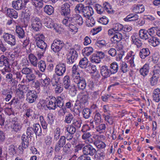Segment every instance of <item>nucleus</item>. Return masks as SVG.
Listing matches in <instances>:
<instances>
[{
	"label": "nucleus",
	"instance_id": "1",
	"mask_svg": "<svg viewBox=\"0 0 160 160\" xmlns=\"http://www.w3.org/2000/svg\"><path fill=\"white\" fill-rule=\"evenodd\" d=\"M65 98V96L62 95L56 98L52 97L47 105V108L50 110H55L58 107L61 108L64 105L63 100Z\"/></svg>",
	"mask_w": 160,
	"mask_h": 160
},
{
	"label": "nucleus",
	"instance_id": "2",
	"mask_svg": "<svg viewBox=\"0 0 160 160\" xmlns=\"http://www.w3.org/2000/svg\"><path fill=\"white\" fill-rule=\"evenodd\" d=\"M11 131L13 133L19 132L22 128V124L20 119L15 117L12 118L11 121Z\"/></svg>",
	"mask_w": 160,
	"mask_h": 160
},
{
	"label": "nucleus",
	"instance_id": "3",
	"mask_svg": "<svg viewBox=\"0 0 160 160\" xmlns=\"http://www.w3.org/2000/svg\"><path fill=\"white\" fill-rule=\"evenodd\" d=\"M64 46V43L62 41L57 38L54 40L52 44L51 48L54 52H59Z\"/></svg>",
	"mask_w": 160,
	"mask_h": 160
},
{
	"label": "nucleus",
	"instance_id": "4",
	"mask_svg": "<svg viewBox=\"0 0 160 160\" xmlns=\"http://www.w3.org/2000/svg\"><path fill=\"white\" fill-rule=\"evenodd\" d=\"M32 28L34 32L40 30L42 26V24L39 18L33 17L31 19Z\"/></svg>",
	"mask_w": 160,
	"mask_h": 160
},
{
	"label": "nucleus",
	"instance_id": "5",
	"mask_svg": "<svg viewBox=\"0 0 160 160\" xmlns=\"http://www.w3.org/2000/svg\"><path fill=\"white\" fill-rule=\"evenodd\" d=\"M26 97V101L29 103H32L36 101L38 98V94L36 91L28 89Z\"/></svg>",
	"mask_w": 160,
	"mask_h": 160
},
{
	"label": "nucleus",
	"instance_id": "6",
	"mask_svg": "<svg viewBox=\"0 0 160 160\" xmlns=\"http://www.w3.org/2000/svg\"><path fill=\"white\" fill-rule=\"evenodd\" d=\"M129 38L128 34L127 33H123L121 34L119 32H116L111 38V41L114 43H117L122 39H127Z\"/></svg>",
	"mask_w": 160,
	"mask_h": 160
},
{
	"label": "nucleus",
	"instance_id": "7",
	"mask_svg": "<svg viewBox=\"0 0 160 160\" xmlns=\"http://www.w3.org/2000/svg\"><path fill=\"white\" fill-rule=\"evenodd\" d=\"M78 56V54L76 51L73 48L71 49L67 56V63L68 64H72L75 62Z\"/></svg>",
	"mask_w": 160,
	"mask_h": 160
},
{
	"label": "nucleus",
	"instance_id": "8",
	"mask_svg": "<svg viewBox=\"0 0 160 160\" xmlns=\"http://www.w3.org/2000/svg\"><path fill=\"white\" fill-rule=\"evenodd\" d=\"M69 20L65 21V22H71L77 26L82 25L83 23L82 17L79 15L77 14L73 17L68 18Z\"/></svg>",
	"mask_w": 160,
	"mask_h": 160
},
{
	"label": "nucleus",
	"instance_id": "9",
	"mask_svg": "<svg viewBox=\"0 0 160 160\" xmlns=\"http://www.w3.org/2000/svg\"><path fill=\"white\" fill-rule=\"evenodd\" d=\"M5 41L11 46H14L16 44L15 36L8 33H4L3 36Z\"/></svg>",
	"mask_w": 160,
	"mask_h": 160
},
{
	"label": "nucleus",
	"instance_id": "10",
	"mask_svg": "<svg viewBox=\"0 0 160 160\" xmlns=\"http://www.w3.org/2000/svg\"><path fill=\"white\" fill-rule=\"evenodd\" d=\"M70 5L66 3L62 5L61 8L60 13L62 15L65 17L64 19H67V17L70 18Z\"/></svg>",
	"mask_w": 160,
	"mask_h": 160
},
{
	"label": "nucleus",
	"instance_id": "11",
	"mask_svg": "<svg viewBox=\"0 0 160 160\" xmlns=\"http://www.w3.org/2000/svg\"><path fill=\"white\" fill-rule=\"evenodd\" d=\"M18 88L16 90V94L20 99L24 98V92H27L29 88L28 87L25 85L19 84L18 86Z\"/></svg>",
	"mask_w": 160,
	"mask_h": 160
},
{
	"label": "nucleus",
	"instance_id": "12",
	"mask_svg": "<svg viewBox=\"0 0 160 160\" xmlns=\"http://www.w3.org/2000/svg\"><path fill=\"white\" fill-rule=\"evenodd\" d=\"M55 146V151L56 152H60L62 148L66 144V140L64 136H61Z\"/></svg>",
	"mask_w": 160,
	"mask_h": 160
},
{
	"label": "nucleus",
	"instance_id": "13",
	"mask_svg": "<svg viewBox=\"0 0 160 160\" xmlns=\"http://www.w3.org/2000/svg\"><path fill=\"white\" fill-rule=\"evenodd\" d=\"M66 71V65L63 63H60L56 65L55 69V73L59 76H62Z\"/></svg>",
	"mask_w": 160,
	"mask_h": 160
},
{
	"label": "nucleus",
	"instance_id": "14",
	"mask_svg": "<svg viewBox=\"0 0 160 160\" xmlns=\"http://www.w3.org/2000/svg\"><path fill=\"white\" fill-rule=\"evenodd\" d=\"M97 151L91 145L88 144L85 146L83 149V153L84 155L93 156Z\"/></svg>",
	"mask_w": 160,
	"mask_h": 160
},
{
	"label": "nucleus",
	"instance_id": "15",
	"mask_svg": "<svg viewBox=\"0 0 160 160\" xmlns=\"http://www.w3.org/2000/svg\"><path fill=\"white\" fill-rule=\"evenodd\" d=\"M0 67H4L3 68L5 71L9 68V59L7 56L2 55L0 57Z\"/></svg>",
	"mask_w": 160,
	"mask_h": 160
},
{
	"label": "nucleus",
	"instance_id": "16",
	"mask_svg": "<svg viewBox=\"0 0 160 160\" xmlns=\"http://www.w3.org/2000/svg\"><path fill=\"white\" fill-rule=\"evenodd\" d=\"M101 121V115L98 112L96 113L94 115L93 120H90V126L93 128L95 125H98L100 124Z\"/></svg>",
	"mask_w": 160,
	"mask_h": 160
},
{
	"label": "nucleus",
	"instance_id": "17",
	"mask_svg": "<svg viewBox=\"0 0 160 160\" xmlns=\"http://www.w3.org/2000/svg\"><path fill=\"white\" fill-rule=\"evenodd\" d=\"M12 5V7L17 10L22 9L26 5L23 3L22 0H17L16 1H13Z\"/></svg>",
	"mask_w": 160,
	"mask_h": 160
},
{
	"label": "nucleus",
	"instance_id": "18",
	"mask_svg": "<svg viewBox=\"0 0 160 160\" xmlns=\"http://www.w3.org/2000/svg\"><path fill=\"white\" fill-rule=\"evenodd\" d=\"M123 26L119 23H115L112 24V28L111 29V38L117 32L119 31L122 30Z\"/></svg>",
	"mask_w": 160,
	"mask_h": 160
},
{
	"label": "nucleus",
	"instance_id": "19",
	"mask_svg": "<svg viewBox=\"0 0 160 160\" xmlns=\"http://www.w3.org/2000/svg\"><path fill=\"white\" fill-rule=\"evenodd\" d=\"M83 13L85 17L89 19L93 14L94 12L93 9L91 7L88 6L84 8Z\"/></svg>",
	"mask_w": 160,
	"mask_h": 160
},
{
	"label": "nucleus",
	"instance_id": "20",
	"mask_svg": "<svg viewBox=\"0 0 160 160\" xmlns=\"http://www.w3.org/2000/svg\"><path fill=\"white\" fill-rule=\"evenodd\" d=\"M77 86L78 89L80 90H84L86 86V82L85 78L84 77L79 76V81L77 82Z\"/></svg>",
	"mask_w": 160,
	"mask_h": 160
},
{
	"label": "nucleus",
	"instance_id": "21",
	"mask_svg": "<svg viewBox=\"0 0 160 160\" xmlns=\"http://www.w3.org/2000/svg\"><path fill=\"white\" fill-rule=\"evenodd\" d=\"M67 19H64L62 21L63 24L65 25L66 26L68 27L69 28V30L72 32L74 31L75 30H77V28L76 26V25L71 23V22H65V21L69 20V18L67 17Z\"/></svg>",
	"mask_w": 160,
	"mask_h": 160
},
{
	"label": "nucleus",
	"instance_id": "22",
	"mask_svg": "<svg viewBox=\"0 0 160 160\" xmlns=\"http://www.w3.org/2000/svg\"><path fill=\"white\" fill-rule=\"evenodd\" d=\"M63 85L64 88L67 89L69 88L72 85L70 78V77L68 75H66L64 77L63 79Z\"/></svg>",
	"mask_w": 160,
	"mask_h": 160
},
{
	"label": "nucleus",
	"instance_id": "23",
	"mask_svg": "<svg viewBox=\"0 0 160 160\" xmlns=\"http://www.w3.org/2000/svg\"><path fill=\"white\" fill-rule=\"evenodd\" d=\"M32 128L36 136H37L39 137L41 136L42 134V129L39 124H34Z\"/></svg>",
	"mask_w": 160,
	"mask_h": 160
},
{
	"label": "nucleus",
	"instance_id": "24",
	"mask_svg": "<svg viewBox=\"0 0 160 160\" xmlns=\"http://www.w3.org/2000/svg\"><path fill=\"white\" fill-rule=\"evenodd\" d=\"M16 35L19 39H22L24 38L25 34L23 29L19 26H17L16 29Z\"/></svg>",
	"mask_w": 160,
	"mask_h": 160
},
{
	"label": "nucleus",
	"instance_id": "25",
	"mask_svg": "<svg viewBox=\"0 0 160 160\" xmlns=\"http://www.w3.org/2000/svg\"><path fill=\"white\" fill-rule=\"evenodd\" d=\"M149 64H145L139 70L140 74L144 77L146 76L149 72Z\"/></svg>",
	"mask_w": 160,
	"mask_h": 160
},
{
	"label": "nucleus",
	"instance_id": "26",
	"mask_svg": "<svg viewBox=\"0 0 160 160\" xmlns=\"http://www.w3.org/2000/svg\"><path fill=\"white\" fill-rule=\"evenodd\" d=\"M110 70L108 68L107 66H103L102 67L101 70V73L104 78H107L110 76Z\"/></svg>",
	"mask_w": 160,
	"mask_h": 160
},
{
	"label": "nucleus",
	"instance_id": "27",
	"mask_svg": "<svg viewBox=\"0 0 160 160\" xmlns=\"http://www.w3.org/2000/svg\"><path fill=\"white\" fill-rule=\"evenodd\" d=\"M29 137L23 134L22 137V147L24 148H27L29 145Z\"/></svg>",
	"mask_w": 160,
	"mask_h": 160
},
{
	"label": "nucleus",
	"instance_id": "28",
	"mask_svg": "<svg viewBox=\"0 0 160 160\" xmlns=\"http://www.w3.org/2000/svg\"><path fill=\"white\" fill-rule=\"evenodd\" d=\"M72 145L69 142H67L63 148V155H66L70 154L71 152V148Z\"/></svg>",
	"mask_w": 160,
	"mask_h": 160
},
{
	"label": "nucleus",
	"instance_id": "29",
	"mask_svg": "<svg viewBox=\"0 0 160 160\" xmlns=\"http://www.w3.org/2000/svg\"><path fill=\"white\" fill-rule=\"evenodd\" d=\"M150 54L149 49L148 48H143L139 52V56L142 59H144Z\"/></svg>",
	"mask_w": 160,
	"mask_h": 160
},
{
	"label": "nucleus",
	"instance_id": "30",
	"mask_svg": "<svg viewBox=\"0 0 160 160\" xmlns=\"http://www.w3.org/2000/svg\"><path fill=\"white\" fill-rule=\"evenodd\" d=\"M139 36L141 39L146 40L148 39L150 37L148 36V33L147 30L141 29H140L139 32Z\"/></svg>",
	"mask_w": 160,
	"mask_h": 160
},
{
	"label": "nucleus",
	"instance_id": "31",
	"mask_svg": "<svg viewBox=\"0 0 160 160\" xmlns=\"http://www.w3.org/2000/svg\"><path fill=\"white\" fill-rule=\"evenodd\" d=\"M138 16L135 13H130L128 15L124 20L126 21H132L138 20Z\"/></svg>",
	"mask_w": 160,
	"mask_h": 160
},
{
	"label": "nucleus",
	"instance_id": "32",
	"mask_svg": "<svg viewBox=\"0 0 160 160\" xmlns=\"http://www.w3.org/2000/svg\"><path fill=\"white\" fill-rule=\"evenodd\" d=\"M133 10L135 13H141L143 12L145 10L144 6L142 5H134Z\"/></svg>",
	"mask_w": 160,
	"mask_h": 160
},
{
	"label": "nucleus",
	"instance_id": "33",
	"mask_svg": "<svg viewBox=\"0 0 160 160\" xmlns=\"http://www.w3.org/2000/svg\"><path fill=\"white\" fill-rule=\"evenodd\" d=\"M7 14L11 18H17L18 16L17 12L13 9H8L7 10Z\"/></svg>",
	"mask_w": 160,
	"mask_h": 160
},
{
	"label": "nucleus",
	"instance_id": "34",
	"mask_svg": "<svg viewBox=\"0 0 160 160\" xmlns=\"http://www.w3.org/2000/svg\"><path fill=\"white\" fill-rule=\"evenodd\" d=\"M153 100L156 102H158L160 101V90L157 88L154 90L153 95Z\"/></svg>",
	"mask_w": 160,
	"mask_h": 160
},
{
	"label": "nucleus",
	"instance_id": "35",
	"mask_svg": "<svg viewBox=\"0 0 160 160\" xmlns=\"http://www.w3.org/2000/svg\"><path fill=\"white\" fill-rule=\"evenodd\" d=\"M148 40L149 43H151V45L153 47L156 46L160 43L159 39L154 36L150 37Z\"/></svg>",
	"mask_w": 160,
	"mask_h": 160
},
{
	"label": "nucleus",
	"instance_id": "36",
	"mask_svg": "<svg viewBox=\"0 0 160 160\" xmlns=\"http://www.w3.org/2000/svg\"><path fill=\"white\" fill-rule=\"evenodd\" d=\"M131 38L133 43L138 48L140 47L142 45L141 41L138 38V36L133 35L132 36Z\"/></svg>",
	"mask_w": 160,
	"mask_h": 160
},
{
	"label": "nucleus",
	"instance_id": "37",
	"mask_svg": "<svg viewBox=\"0 0 160 160\" xmlns=\"http://www.w3.org/2000/svg\"><path fill=\"white\" fill-rule=\"evenodd\" d=\"M28 58L32 64L35 67L37 66L38 59L33 54L31 53L29 55Z\"/></svg>",
	"mask_w": 160,
	"mask_h": 160
},
{
	"label": "nucleus",
	"instance_id": "38",
	"mask_svg": "<svg viewBox=\"0 0 160 160\" xmlns=\"http://www.w3.org/2000/svg\"><path fill=\"white\" fill-rule=\"evenodd\" d=\"M92 110L88 108H85L82 111V114L83 117L85 119L88 118L92 113Z\"/></svg>",
	"mask_w": 160,
	"mask_h": 160
},
{
	"label": "nucleus",
	"instance_id": "39",
	"mask_svg": "<svg viewBox=\"0 0 160 160\" xmlns=\"http://www.w3.org/2000/svg\"><path fill=\"white\" fill-rule=\"evenodd\" d=\"M52 86L54 87L55 92L56 93H60L63 90V87L61 83L52 85Z\"/></svg>",
	"mask_w": 160,
	"mask_h": 160
},
{
	"label": "nucleus",
	"instance_id": "40",
	"mask_svg": "<svg viewBox=\"0 0 160 160\" xmlns=\"http://www.w3.org/2000/svg\"><path fill=\"white\" fill-rule=\"evenodd\" d=\"M32 4L36 8H42L43 6L42 0H30Z\"/></svg>",
	"mask_w": 160,
	"mask_h": 160
},
{
	"label": "nucleus",
	"instance_id": "41",
	"mask_svg": "<svg viewBox=\"0 0 160 160\" xmlns=\"http://www.w3.org/2000/svg\"><path fill=\"white\" fill-rule=\"evenodd\" d=\"M36 76L35 74L32 73L26 76V81L28 82H32L33 83L35 80Z\"/></svg>",
	"mask_w": 160,
	"mask_h": 160
},
{
	"label": "nucleus",
	"instance_id": "42",
	"mask_svg": "<svg viewBox=\"0 0 160 160\" xmlns=\"http://www.w3.org/2000/svg\"><path fill=\"white\" fill-rule=\"evenodd\" d=\"M88 61L86 58H82L79 61V66L82 68H85L88 64Z\"/></svg>",
	"mask_w": 160,
	"mask_h": 160
},
{
	"label": "nucleus",
	"instance_id": "43",
	"mask_svg": "<svg viewBox=\"0 0 160 160\" xmlns=\"http://www.w3.org/2000/svg\"><path fill=\"white\" fill-rule=\"evenodd\" d=\"M94 144L98 148H103L105 147V144L102 141L99 140L93 141Z\"/></svg>",
	"mask_w": 160,
	"mask_h": 160
},
{
	"label": "nucleus",
	"instance_id": "44",
	"mask_svg": "<svg viewBox=\"0 0 160 160\" xmlns=\"http://www.w3.org/2000/svg\"><path fill=\"white\" fill-rule=\"evenodd\" d=\"M91 136V133L87 132L83 133L82 138L83 140L88 139L90 143H92L93 142V140L92 138H90Z\"/></svg>",
	"mask_w": 160,
	"mask_h": 160
},
{
	"label": "nucleus",
	"instance_id": "45",
	"mask_svg": "<svg viewBox=\"0 0 160 160\" xmlns=\"http://www.w3.org/2000/svg\"><path fill=\"white\" fill-rule=\"evenodd\" d=\"M61 135V130L59 128H57L54 132L53 139L55 141H57L60 138Z\"/></svg>",
	"mask_w": 160,
	"mask_h": 160
},
{
	"label": "nucleus",
	"instance_id": "46",
	"mask_svg": "<svg viewBox=\"0 0 160 160\" xmlns=\"http://www.w3.org/2000/svg\"><path fill=\"white\" fill-rule=\"evenodd\" d=\"M36 45L38 48L42 49V51H45L47 47V44L43 41H41L36 43Z\"/></svg>",
	"mask_w": 160,
	"mask_h": 160
},
{
	"label": "nucleus",
	"instance_id": "47",
	"mask_svg": "<svg viewBox=\"0 0 160 160\" xmlns=\"http://www.w3.org/2000/svg\"><path fill=\"white\" fill-rule=\"evenodd\" d=\"M44 11L48 15H51L54 12V8L51 5H47L44 7Z\"/></svg>",
	"mask_w": 160,
	"mask_h": 160
},
{
	"label": "nucleus",
	"instance_id": "48",
	"mask_svg": "<svg viewBox=\"0 0 160 160\" xmlns=\"http://www.w3.org/2000/svg\"><path fill=\"white\" fill-rule=\"evenodd\" d=\"M72 124L74 127L77 128H79L81 127L82 123V121L79 118L77 119H74L73 120Z\"/></svg>",
	"mask_w": 160,
	"mask_h": 160
},
{
	"label": "nucleus",
	"instance_id": "49",
	"mask_svg": "<svg viewBox=\"0 0 160 160\" xmlns=\"http://www.w3.org/2000/svg\"><path fill=\"white\" fill-rule=\"evenodd\" d=\"M26 134L28 137H29V138L31 139L35 135L32 127L27 128L26 130Z\"/></svg>",
	"mask_w": 160,
	"mask_h": 160
},
{
	"label": "nucleus",
	"instance_id": "50",
	"mask_svg": "<svg viewBox=\"0 0 160 160\" xmlns=\"http://www.w3.org/2000/svg\"><path fill=\"white\" fill-rule=\"evenodd\" d=\"M118 69V66L116 62H113L111 64V74L116 73Z\"/></svg>",
	"mask_w": 160,
	"mask_h": 160
},
{
	"label": "nucleus",
	"instance_id": "51",
	"mask_svg": "<svg viewBox=\"0 0 160 160\" xmlns=\"http://www.w3.org/2000/svg\"><path fill=\"white\" fill-rule=\"evenodd\" d=\"M95 128L97 131L99 132L100 133L102 132L106 128L105 125L104 124H99L98 125H95L94 127L92 128Z\"/></svg>",
	"mask_w": 160,
	"mask_h": 160
},
{
	"label": "nucleus",
	"instance_id": "52",
	"mask_svg": "<svg viewBox=\"0 0 160 160\" xmlns=\"http://www.w3.org/2000/svg\"><path fill=\"white\" fill-rule=\"evenodd\" d=\"M85 7L82 4L79 3L76 5L75 8V11L77 13L83 12V9Z\"/></svg>",
	"mask_w": 160,
	"mask_h": 160
},
{
	"label": "nucleus",
	"instance_id": "53",
	"mask_svg": "<svg viewBox=\"0 0 160 160\" xmlns=\"http://www.w3.org/2000/svg\"><path fill=\"white\" fill-rule=\"evenodd\" d=\"M74 119L73 115L71 113H69L66 116L64 122L67 123L69 124Z\"/></svg>",
	"mask_w": 160,
	"mask_h": 160
},
{
	"label": "nucleus",
	"instance_id": "54",
	"mask_svg": "<svg viewBox=\"0 0 160 160\" xmlns=\"http://www.w3.org/2000/svg\"><path fill=\"white\" fill-rule=\"evenodd\" d=\"M91 61L92 62L98 63L101 61V58L96 53H94L91 57Z\"/></svg>",
	"mask_w": 160,
	"mask_h": 160
},
{
	"label": "nucleus",
	"instance_id": "55",
	"mask_svg": "<svg viewBox=\"0 0 160 160\" xmlns=\"http://www.w3.org/2000/svg\"><path fill=\"white\" fill-rule=\"evenodd\" d=\"M59 76L57 75L56 74L53 75L51 81L52 85L60 83L59 82L60 78Z\"/></svg>",
	"mask_w": 160,
	"mask_h": 160
},
{
	"label": "nucleus",
	"instance_id": "56",
	"mask_svg": "<svg viewBox=\"0 0 160 160\" xmlns=\"http://www.w3.org/2000/svg\"><path fill=\"white\" fill-rule=\"evenodd\" d=\"M38 67L39 70L41 71L44 72L46 68L45 62L43 61H40L38 63Z\"/></svg>",
	"mask_w": 160,
	"mask_h": 160
},
{
	"label": "nucleus",
	"instance_id": "57",
	"mask_svg": "<svg viewBox=\"0 0 160 160\" xmlns=\"http://www.w3.org/2000/svg\"><path fill=\"white\" fill-rule=\"evenodd\" d=\"M128 65L126 62H122L120 69L122 72L123 73H125L128 71Z\"/></svg>",
	"mask_w": 160,
	"mask_h": 160
},
{
	"label": "nucleus",
	"instance_id": "58",
	"mask_svg": "<svg viewBox=\"0 0 160 160\" xmlns=\"http://www.w3.org/2000/svg\"><path fill=\"white\" fill-rule=\"evenodd\" d=\"M66 128L67 132L69 133L74 134L76 131V128L72 125H68Z\"/></svg>",
	"mask_w": 160,
	"mask_h": 160
},
{
	"label": "nucleus",
	"instance_id": "59",
	"mask_svg": "<svg viewBox=\"0 0 160 160\" xmlns=\"http://www.w3.org/2000/svg\"><path fill=\"white\" fill-rule=\"evenodd\" d=\"M44 38V36L42 34L36 35L34 37L35 42L36 43L38 42H40L41 41H43Z\"/></svg>",
	"mask_w": 160,
	"mask_h": 160
},
{
	"label": "nucleus",
	"instance_id": "60",
	"mask_svg": "<svg viewBox=\"0 0 160 160\" xmlns=\"http://www.w3.org/2000/svg\"><path fill=\"white\" fill-rule=\"evenodd\" d=\"M8 152L11 155H14L16 153V151L13 145L11 144L9 146Z\"/></svg>",
	"mask_w": 160,
	"mask_h": 160
},
{
	"label": "nucleus",
	"instance_id": "61",
	"mask_svg": "<svg viewBox=\"0 0 160 160\" xmlns=\"http://www.w3.org/2000/svg\"><path fill=\"white\" fill-rule=\"evenodd\" d=\"M84 144L82 143H80L75 147L74 151L75 153H78L79 151L81 150L82 149H83L84 147Z\"/></svg>",
	"mask_w": 160,
	"mask_h": 160
},
{
	"label": "nucleus",
	"instance_id": "62",
	"mask_svg": "<svg viewBox=\"0 0 160 160\" xmlns=\"http://www.w3.org/2000/svg\"><path fill=\"white\" fill-rule=\"evenodd\" d=\"M156 30V28L155 27H152L148 29L147 31L148 33V36L149 37L154 36L155 33V31Z\"/></svg>",
	"mask_w": 160,
	"mask_h": 160
},
{
	"label": "nucleus",
	"instance_id": "63",
	"mask_svg": "<svg viewBox=\"0 0 160 160\" xmlns=\"http://www.w3.org/2000/svg\"><path fill=\"white\" fill-rule=\"evenodd\" d=\"M88 97L89 94L88 93L83 95L80 99L82 103H87L88 102Z\"/></svg>",
	"mask_w": 160,
	"mask_h": 160
},
{
	"label": "nucleus",
	"instance_id": "64",
	"mask_svg": "<svg viewBox=\"0 0 160 160\" xmlns=\"http://www.w3.org/2000/svg\"><path fill=\"white\" fill-rule=\"evenodd\" d=\"M51 82L50 79L47 77L44 79H42L41 81V82L44 87L48 86Z\"/></svg>",
	"mask_w": 160,
	"mask_h": 160
}]
</instances>
